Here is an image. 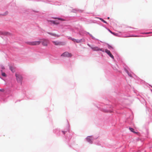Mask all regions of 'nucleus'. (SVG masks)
Instances as JSON below:
<instances>
[{
  "label": "nucleus",
  "instance_id": "obj_1",
  "mask_svg": "<svg viewBox=\"0 0 152 152\" xmlns=\"http://www.w3.org/2000/svg\"><path fill=\"white\" fill-rule=\"evenodd\" d=\"M41 43L43 46L47 47L49 43V41L47 39H43L41 41L27 42L26 43L30 45H39Z\"/></svg>",
  "mask_w": 152,
  "mask_h": 152
},
{
  "label": "nucleus",
  "instance_id": "obj_2",
  "mask_svg": "<svg viewBox=\"0 0 152 152\" xmlns=\"http://www.w3.org/2000/svg\"><path fill=\"white\" fill-rule=\"evenodd\" d=\"M15 76L16 77V80L19 83H20L21 84H22V81L23 79L22 76L20 75L16 74Z\"/></svg>",
  "mask_w": 152,
  "mask_h": 152
},
{
  "label": "nucleus",
  "instance_id": "obj_3",
  "mask_svg": "<svg viewBox=\"0 0 152 152\" xmlns=\"http://www.w3.org/2000/svg\"><path fill=\"white\" fill-rule=\"evenodd\" d=\"M52 42L55 45H65L66 43L64 42H61L58 41H53Z\"/></svg>",
  "mask_w": 152,
  "mask_h": 152
},
{
  "label": "nucleus",
  "instance_id": "obj_4",
  "mask_svg": "<svg viewBox=\"0 0 152 152\" xmlns=\"http://www.w3.org/2000/svg\"><path fill=\"white\" fill-rule=\"evenodd\" d=\"M88 45L94 51H101L102 52L104 51L103 49L99 48L97 47H93V46H91L89 45Z\"/></svg>",
  "mask_w": 152,
  "mask_h": 152
},
{
  "label": "nucleus",
  "instance_id": "obj_5",
  "mask_svg": "<svg viewBox=\"0 0 152 152\" xmlns=\"http://www.w3.org/2000/svg\"><path fill=\"white\" fill-rule=\"evenodd\" d=\"M61 56L65 57H71L72 55L71 53H69L67 52H65L63 53Z\"/></svg>",
  "mask_w": 152,
  "mask_h": 152
},
{
  "label": "nucleus",
  "instance_id": "obj_6",
  "mask_svg": "<svg viewBox=\"0 0 152 152\" xmlns=\"http://www.w3.org/2000/svg\"><path fill=\"white\" fill-rule=\"evenodd\" d=\"M105 52L112 58H114L112 54L110 52L109 50L106 49L105 50Z\"/></svg>",
  "mask_w": 152,
  "mask_h": 152
},
{
  "label": "nucleus",
  "instance_id": "obj_7",
  "mask_svg": "<svg viewBox=\"0 0 152 152\" xmlns=\"http://www.w3.org/2000/svg\"><path fill=\"white\" fill-rule=\"evenodd\" d=\"M48 33L49 34L51 35L52 36L55 37H60L59 35L56 34L55 33H50V32H48Z\"/></svg>",
  "mask_w": 152,
  "mask_h": 152
},
{
  "label": "nucleus",
  "instance_id": "obj_8",
  "mask_svg": "<svg viewBox=\"0 0 152 152\" xmlns=\"http://www.w3.org/2000/svg\"><path fill=\"white\" fill-rule=\"evenodd\" d=\"M0 34L4 35H8L10 34L9 33L6 32H0Z\"/></svg>",
  "mask_w": 152,
  "mask_h": 152
},
{
  "label": "nucleus",
  "instance_id": "obj_9",
  "mask_svg": "<svg viewBox=\"0 0 152 152\" xmlns=\"http://www.w3.org/2000/svg\"><path fill=\"white\" fill-rule=\"evenodd\" d=\"M91 137H88L86 138V140L88 142H91Z\"/></svg>",
  "mask_w": 152,
  "mask_h": 152
},
{
  "label": "nucleus",
  "instance_id": "obj_10",
  "mask_svg": "<svg viewBox=\"0 0 152 152\" xmlns=\"http://www.w3.org/2000/svg\"><path fill=\"white\" fill-rule=\"evenodd\" d=\"M125 72H126V73H127V74H128V75L129 76H130V77H132V75L131 74V73H130L128 72V71L127 70H126V69L125 70Z\"/></svg>",
  "mask_w": 152,
  "mask_h": 152
},
{
  "label": "nucleus",
  "instance_id": "obj_11",
  "mask_svg": "<svg viewBox=\"0 0 152 152\" xmlns=\"http://www.w3.org/2000/svg\"><path fill=\"white\" fill-rule=\"evenodd\" d=\"M51 22L53 23L54 24L58 25L59 24V23L57 22L56 21H51Z\"/></svg>",
  "mask_w": 152,
  "mask_h": 152
},
{
  "label": "nucleus",
  "instance_id": "obj_12",
  "mask_svg": "<svg viewBox=\"0 0 152 152\" xmlns=\"http://www.w3.org/2000/svg\"><path fill=\"white\" fill-rule=\"evenodd\" d=\"M1 75L2 76L4 77H6V75L4 72H2V70H1Z\"/></svg>",
  "mask_w": 152,
  "mask_h": 152
},
{
  "label": "nucleus",
  "instance_id": "obj_13",
  "mask_svg": "<svg viewBox=\"0 0 152 152\" xmlns=\"http://www.w3.org/2000/svg\"><path fill=\"white\" fill-rule=\"evenodd\" d=\"M129 129L133 133H136V132L134 131V129H133L132 128H129Z\"/></svg>",
  "mask_w": 152,
  "mask_h": 152
},
{
  "label": "nucleus",
  "instance_id": "obj_14",
  "mask_svg": "<svg viewBox=\"0 0 152 152\" xmlns=\"http://www.w3.org/2000/svg\"><path fill=\"white\" fill-rule=\"evenodd\" d=\"M54 18L55 19H58V20H61V21H64V20H64V19H63L62 18Z\"/></svg>",
  "mask_w": 152,
  "mask_h": 152
},
{
  "label": "nucleus",
  "instance_id": "obj_15",
  "mask_svg": "<svg viewBox=\"0 0 152 152\" xmlns=\"http://www.w3.org/2000/svg\"><path fill=\"white\" fill-rule=\"evenodd\" d=\"M101 20L103 22H104V23H107V22H106L102 18H98Z\"/></svg>",
  "mask_w": 152,
  "mask_h": 152
},
{
  "label": "nucleus",
  "instance_id": "obj_16",
  "mask_svg": "<svg viewBox=\"0 0 152 152\" xmlns=\"http://www.w3.org/2000/svg\"><path fill=\"white\" fill-rule=\"evenodd\" d=\"M81 40L79 39H76V40L75 41L77 43H80L81 42Z\"/></svg>",
  "mask_w": 152,
  "mask_h": 152
},
{
  "label": "nucleus",
  "instance_id": "obj_17",
  "mask_svg": "<svg viewBox=\"0 0 152 152\" xmlns=\"http://www.w3.org/2000/svg\"><path fill=\"white\" fill-rule=\"evenodd\" d=\"M1 68L3 69H5V68L3 66H1Z\"/></svg>",
  "mask_w": 152,
  "mask_h": 152
},
{
  "label": "nucleus",
  "instance_id": "obj_18",
  "mask_svg": "<svg viewBox=\"0 0 152 152\" xmlns=\"http://www.w3.org/2000/svg\"><path fill=\"white\" fill-rule=\"evenodd\" d=\"M4 91V89H0V91H1L3 92V91Z\"/></svg>",
  "mask_w": 152,
  "mask_h": 152
},
{
  "label": "nucleus",
  "instance_id": "obj_19",
  "mask_svg": "<svg viewBox=\"0 0 152 152\" xmlns=\"http://www.w3.org/2000/svg\"><path fill=\"white\" fill-rule=\"evenodd\" d=\"M76 40V39H74V38H73V39H72V41H73L74 42H75Z\"/></svg>",
  "mask_w": 152,
  "mask_h": 152
},
{
  "label": "nucleus",
  "instance_id": "obj_20",
  "mask_svg": "<svg viewBox=\"0 0 152 152\" xmlns=\"http://www.w3.org/2000/svg\"><path fill=\"white\" fill-rule=\"evenodd\" d=\"M62 132L64 134H65L66 132L65 131H62Z\"/></svg>",
  "mask_w": 152,
  "mask_h": 152
},
{
  "label": "nucleus",
  "instance_id": "obj_21",
  "mask_svg": "<svg viewBox=\"0 0 152 152\" xmlns=\"http://www.w3.org/2000/svg\"><path fill=\"white\" fill-rule=\"evenodd\" d=\"M10 70H11V71H12V72H13V69H12V67H10Z\"/></svg>",
  "mask_w": 152,
  "mask_h": 152
},
{
  "label": "nucleus",
  "instance_id": "obj_22",
  "mask_svg": "<svg viewBox=\"0 0 152 152\" xmlns=\"http://www.w3.org/2000/svg\"><path fill=\"white\" fill-rule=\"evenodd\" d=\"M69 39L71 40H72L73 38H71V37H70V38H69Z\"/></svg>",
  "mask_w": 152,
  "mask_h": 152
},
{
  "label": "nucleus",
  "instance_id": "obj_23",
  "mask_svg": "<svg viewBox=\"0 0 152 152\" xmlns=\"http://www.w3.org/2000/svg\"><path fill=\"white\" fill-rule=\"evenodd\" d=\"M112 48L111 46L109 45L108 46V48Z\"/></svg>",
  "mask_w": 152,
  "mask_h": 152
},
{
  "label": "nucleus",
  "instance_id": "obj_24",
  "mask_svg": "<svg viewBox=\"0 0 152 152\" xmlns=\"http://www.w3.org/2000/svg\"><path fill=\"white\" fill-rule=\"evenodd\" d=\"M110 31L111 33H113L111 31Z\"/></svg>",
  "mask_w": 152,
  "mask_h": 152
},
{
  "label": "nucleus",
  "instance_id": "obj_25",
  "mask_svg": "<svg viewBox=\"0 0 152 152\" xmlns=\"http://www.w3.org/2000/svg\"><path fill=\"white\" fill-rule=\"evenodd\" d=\"M109 17H108V19H109Z\"/></svg>",
  "mask_w": 152,
  "mask_h": 152
}]
</instances>
